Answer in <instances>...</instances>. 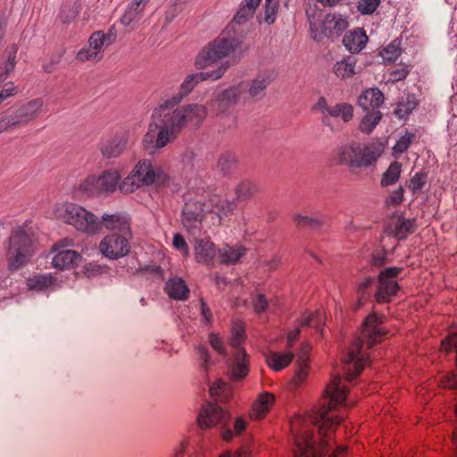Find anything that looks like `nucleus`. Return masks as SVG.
Returning a JSON list of instances; mask_svg holds the SVG:
<instances>
[{"label":"nucleus","instance_id":"1","mask_svg":"<svg viewBox=\"0 0 457 457\" xmlns=\"http://www.w3.org/2000/svg\"><path fill=\"white\" fill-rule=\"evenodd\" d=\"M228 62H222L216 70L198 72L186 77L177 94L163 98L154 108L143 145L149 154H155L175 141L186 128H198L207 115V109L199 104L179 106L201 81L220 79L229 68Z\"/></svg>","mask_w":457,"mask_h":457},{"label":"nucleus","instance_id":"2","mask_svg":"<svg viewBox=\"0 0 457 457\" xmlns=\"http://www.w3.org/2000/svg\"><path fill=\"white\" fill-rule=\"evenodd\" d=\"M348 387L339 376L332 378L327 386L318 411V417L295 416L291 420L295 457H337L346 452L345 446L333 450V435L344 419L338 413L347 405Z\"/></svg>","mask_w":457,"mask_h":457},{"label":"nucleus","instance_id":"3","mask_svg":"<svg viewBox=\"0 0 457 457\" xmlns=\"http://www.w3.org/2000/svg\"><path fill=\"white\" fill-rule=\"evenodd\" d=\"M385 321L383 315L370 314L363 322L360 335L353 340L344 357L345 379L353 381L369 361L366 350L382 341L386 331L381 327Z\"/></svg>","mask_w":457,"mask_h":457},{"label":"nucleus","instance_id":"4","mask_svg":"<svg viewBox=\"0 0 457 457\" xmlns=\"http://www.w3.org/2000/svg\"><path fill=\"white\" fill-rule=\"evenodd\" d=\"M273 79L271 71H263L253 80L241 81L222 91L211 102L210 106L215 109L217 113H221L237 103L259 99L263 96L266 87Z\"/></svg>","mask_w":457,"mask_h":457},{"label":"nucleus","instance_id":"5","mask_svg":"<svg viewBox=\"0 0 457 457\" xmlns=\"http://www.w3.org/2000/svg\"><path fill=\"white\" fill-rule=\"evenodd\" d=\"M37 249L32 228L29 223L13 228L6 242V261L10 270L25 266Z\"/></svg>","mask_w":457,"mask_h":457},{"label":"nucleus","instance_id":"6","mask_svg":"<svg viewBox=\"0 0 457 457\" xmlns=\"http://www.w3.org/2000/svg\"><path fill=\"white\" fill-rule=\"evenodd\" d=\"M232 206L231 203L219 195H212L208 201L204 196L195 201L187 197L183 210V226L188 232L195 233L201 228L202 220L206 212H214L221 218L231 212Z\"/></svg>","mask_w":457,"mask_h":457},{"label":"nucleus","instance_id":"7","mask_svg":"<svg viewBox=\"0 0 457 457\" xmlns=\"http://www.w3.org/2000/svg\"><path fill=\"white\" fill-rule=\"evenodd\" d=\"M227 28L218 37L207 44L197 54L195 65L204 70L219 61L233 56L242 46V39L230 34Z\"/></svg>","mask_w":457,"mask_h":457},{"label":"nucleus","instance_id":"8","mask_svg":"<svg viewBox=\"0 0 457 457\" xmlns=\"http://www.w3.org/2000/svg\"><path fill=\"white\" fill-rule=\"evenodd\" d=\"M54 215L79 232L89 236L100 233V219L79 204L69 202L57 204L54 208Z\"/></svg>","mask_w":457,"mask_h":457},{"label":"nucleus","instance_id":"9","mask_svg":"<svg viewBox=\"0 0 457 457\" xmlns=\"http://www.w3.org/2000/svg\"><path fill=\"white\" fill-rule=\"evenodd\" d=\"M168 181L169 176L160 166H154L150 160L144 159L138 161L130 173L120 182V190L129 194L144 186H163Z\"/></svg>","mask_w":457,"mask_h":457},{"label":"nucleus","instance_id":"10","mask_svg":"<svg viewBox=\"0 0 457 457\" xmlns=\"http://www.w3.org/2000/svg\"><path fill=\"white\" fill-rule=\"evenodd\" d=\"M384 146L381 143L356 144L344 146L337 151L340 162L353 168L368 167L374 164L382 154Z\"/></svg>","mask_w":457,"mask_h":457},{"label":"nucleus","instance_id":"11","mask_svg":"<svg viewBox=\"0 0 457 457\" xmlns=\"http://www.w3.org/2000/svg\"><path fill=\"white\" fill-rule=\"evenodd\" d=\"M245 339V324L234 320L231 326L230 345L235 348L230 365V376L234 381L244 379L249 373V355L240 347Z\"/></svg>","mask_w":457,"mask_h":457},{"label":"nucleus","instance_id":"12","mask_svg":"<svg viewBox=\"0 0 457 457\" xmlns=\"http://www.w3.org/2000/svg\"><path fill=\"white\" fill-rule=\"evenodd\" d=\"M132 232H112L103 237L99 243V250L105 257L117 260L129 254Z\"/></svg>","mask_w":457,"mask_h":457},{"label":"nucleus","instance_id":"13","mask_svg":"<svg viewBox=\"0 0 457 457\" xmlns=\"http://www.w3.org/2000/svg\"><path fill=\"white\" fill-rule=\"evenodd\" d=\"M403 268L390 267L380 271L378 284L375 293L376 301L379 303H388L399 290L397 278L402 273Z\"/></svg>","mask_w":457,"mask_h":457},{"label":"nucleus","instance_id":"14","mask_svg":"<svg viewBox=\"0 0 457 457\" xmlns=\"http://www.w3.org/2000/svg\"><path fill=\"white\" fill-rule=\"evenodd\" d=\"M313 110L321 113L322 123L329 127H332L331 118H340L345 123H347L353 117V108L350 104L339 103L330 106L325 97L319 98Z\"/></svg>","mask_w":457,"mask_h":457},{"label":"nucleus","instance_id":"15","mask_svg":"<svg viewBox=\"0 0 457 457\" xmlns=\"http://www.w3.org/2000/svg\"><path fill=\"white\" fill-rule=\"evenodd\" d=\"M71 245V241L69 239L62 240L54 245L53 250L57 253L53 258L52 264L55 269L70 270L80 263L82 255L77 251L67 249Z\"/></svg>","mask_w":457,"mask_h":457},{"label":"nucleus","instance_id":"16","mask_svg":"<svg viewBox=\"0 0 457 457\" xmlns=\"http://www.w3.org/2000/svg\"><path fill=\"white\" fill-rule=\"evenodd\" d=\"M129 133L127 130H117L111 137L104 139L100 144V152L106 159L120 156L127 149Z\"/></svg>","mask_w":457,"mask_h":457},{"label":"nucleus","instance_id":"17","mask_svg":"<svg viewBox=\"0 0 457 457\" xmlns=\"http://www.w3.org/2000/svg\"><path fill=\"white\" fill-rule=\"evenodd\" d=\"M348 21L339 13H328L321 23V32L315 34L314 38L320 40L322 36L328 38H337L347 29Z\"/></svg>","mask_w":457,"mask_h":457},{"label":"nucleus","instance_id":"18","mask_svg":"<svg viewBox=\"0 0 457 457\" xmlns=\"http://www.w3.org/2000/svg\"><path fill=\"white\" fill-rule=\"evenodd\" d=\"M228 418V413L219 405L207 403L203 405L197 417L201 428H209L223 423Z\"/></svg>","mask_w":457,"mask_h":457},{"label":"nucleus","instance_id":"19","mask_svg":"<svg viewBox=\"0 0 457 457\" xmlns=\"http://www.w3.org/2000/svg\"><path fill=\"white\" fill-rule=\"evenodd\" d=\"M194 255L196 262L214 267L217 262L218 249L210 238L196 239L194 245Z\"/></svg>","mask_w":457,"mask_h":457},{"label":"nucleus","instance_id":"20","mask_svg":"<svg viewBox=\"0 0 457 457\" xmlns=\"http://www.w3.org/2000/svg\"><path fill=\"white\" fill-rule=\"evenodd\" d=\"M44 101L41 98L33 99L21 106L12 118V125L28 123L37 119L43 112Z\"/></svg>","mask_w":457,"mask_h":457},{"label":"nucleus","instance_id":"21","mask_svg":"<svg viewBox=\"0 0 457 457\" xmlns=\"http://www.w3.org/2000/svg\"><path fill=\"white\" fill-rule=\"evenodd\" d=\"M100 219V232L103 228L115 233H129L131 231L129 218L123 213L104 214Z\"/></svg>","mask_w":457,"mask_h":457},{"label":"nucleus","instance_id":"22","mask_svg":"<svg viewBox=\"0 0 457 457\" xmlns=\"http://www.w3.org/2000/svg\"><path fill=\"white\" fill-rule=\"evenodd\" d=\"M415 229V220L405 219L401 216L392 219L386 227V232L388 235L398 240L405 239L409 235L412 234Z\"/></svg>","mask_w":457,"mask_h":457},{"label":"nucleus","instance_id":"23","mask_svg":"<svg viewBox=\"0 0 457 457\" xmlns=\"http://www.w3.org/2000/svg\"><path fill=\"white\" fill-rule=\"evenodd\" d=\"M247 249L240 245L222 244L218 249L217 262L227 265H234L246 254Z\"/></svg>","mask_w":457,"mask_h":457},{"label":"nucleus","instance_id":"24","mask_svg":"<svg viewBox=\"0 0 457 457\" xmlns=\"http://www.w3.org/2000/svg\"><path fill=\"white\" fill-rule=\"evenodd\" d=\"M121 175L119 170L110 168L104 170L100 175H96V179L101 195H110L120 188Z\"/></svg>","mask_w":457,"mask_h":457},{"label":"nucleus","instance_id":"25","mask_svg":"<svg viewBox=\"0 0 457 457\" xmlns=\"http://www.w3.org/2000/svg\"><path fill=\"white\" fill-rule=\"evenodd\" d=\"M275 403V395L269 392L262 393L249 411V417L253 420H262L270 411Z\"/></svg>","mask_w":457,"mask_h":457},{"label":"nucleus","instance_id":"26","mask_svg":"<svg viewBox=\"0 0 457 457\" xmlns=\"http://www.w3.org/2000/svg\"><path fill=\"white\" fill-rule=\"evenodd\" d=\"M73 194L78 198L98 197L101 195L96 174H89L82 179L75 187Z\"/></svg>","mask_w":457,"mask_h":457},{"label":"nucleus","instance_id":"27","mask_svg":"<svg viewBox=\"0 0 457 457\" xmlns=\"http://www.w3.org/2000/svg\"><path fill=\"white\" fill-rule=\"evenodd\" d=\"M148 2L149 0H131L120 18V24L128 27L138 21L143 17Z\"/></svg>","mask_w":457,"mask_h":457},{"label":"nucleus","instance_id":"28","mask_svg":"<svg viewBox=\"0 0 457 457\" xmlns=\"http://www.w3.org/2000/svg\"><path fill=\"white\" fill-rule=\"evenodd\" d=\"M367 41L366 32L361 28L350 30L343 38L345 46L353 54L361 52L365 47Z\"/></svg>","mask_w":457,"mask_h":457},{"label":"nucleus","instance_id":"29","mask_svg":"<svg viewBox=\"0 0 457 457\" xmlns=\"http://www.w3.org/2000/svg\"><path fill=\"white\" fill-rule=\"evenodd\" d=\"M384 103V95L378 88L365 90L359 97L360 106L365 110H378Z\"/></svg>","mask_w":457,"mask_h":457},{"label":"nucleus","instance_id":"30","mask_svg":"<svg viewBox=\"0 0 457 457\" xmlns=\"http://www.w3.org/2000/svg\"><path fill=\"white\" fill-rule=\"evenodd\" d=\"M356 63L355 57L346 56L334 64L333 72L341 79H351L357 73Z\"/></svg>","mask_w":457,"mask_h":457},{"label":"nucleus","instance_id":"31","mask_svg":"<svg viewBox=\"0 0 457 457\" xmlns=\"http://www.w3.org/2000/svg\"><path fill=\"white\" fill-rule=\"evenodd\" d=\"M18 46L12 45L6 47L4 53V61L0 62V81L5 80L15 68V58Z\"/></svg>","mask_w":457,"mask_h":457},{"label":"nucleus","instance_id":"32","mask_svg":"<svg viewBox=\"0 0 457 457\" xmlns=\"http://www.w3.org/2000/svg\"><path fill=\"white\" fill-rule=\"evenodd\" d=\"M165 291L170 297L176 300H186L189 295V288L180 278H170L165 287Z\"/></svg>","mask_w":457,"mask_h":457},{"label":"nucleus","instance_id":"33","mask_svg":"<svg viewBox=\"0 0 457 457\" xmlns=\"http://www.w3.org/2000/svg\"><path fill=\"white\" fill-rule=\"evenodd\" d=\"M27 285L30 290L35 291H43L58 287L57 279L51 274L34 276L28 279Z\"/></svg>","mask_w":457,"mask_h":457},{"label":"nucleus","instance_id":"34","mask_svg":"<svg viewBox=\"0 0 457 457\" xmlns=\"http://www.w3.org/2000/svg\"><path fill=\"white\" fill-rule=\"evenodd\" d=\"M294 354L290 352H271L266 356V362L272 370L278 371L287 367L291 363Z\"/></svg>","mask_w":457,"mask_h":457},{"label":"nucleus","instance_id":"35","mask_svg":"<svg viewBox=\"0 0 457 457\" xmlns=\"http://www.w3.org/2000/svg\"><path fill=\"white\" fill-rule=\"evenodd\" d=\"M299 320L302 326L312 328L317 333H321L325 324V314L321 311L304 312Z\"/></svg>","mask_w":457,"mask_h":457},{"label":"nucleus","instance_id":"36","mask_svg":"<svg viewBox=\"0 0 457 457\" xmlns=\"http://www.w3.org/2000/svg\"><path fill=\"white\" fill-rule=\"evenodd\" d=\"M81 10V3L76 0L72 3L62 4L60 12V19L63 23H70L74 21Z\"/></svg>","mask_w":457,"mask_h":457},{"label":"nucleus","instance_id":"37","mask_svg":"<svg viewBox=\"0 0 457 457\" xmlns=\"http://www.w3.org/2000/svg\"><path fill=\"white\" fill-rule=\"evenodd\" d=\"M111 43L112 35L104 33L102 30L95 31L88 39V45L100 54H102L104 45H110Z\"/></svg>","mask_w":457,"mask_h":457},{"label":"nucleus","instance_id":"38","mask_svg":"<svg viewBox=\"0 0 457 457\" xmlns=\"http://www.w3.org/2000/svg\"><path fill=\"white\" fill-rule=\"evenodd\" d=\"M401 172L402 164L398 162H392L382 176L381 186L388 187L394 185L399 179Z\"/></svg>","mask_w":457,"mask_h":457},{"label":"nucleus","instance_id":"39","mask_svg":"<svg viewBox=\"0 0 457 457\" xmlns=\"http://www.w3.org/2000/svg\"><path fill=\"white\" fill-rule=\"evenodd\" d=\"M382 118V114L378 110H373L368 112L360 123V130L366 134H370L378 125Z\"/></svg>","mask_w":457,"mask_h":457},{"label":"nucleus","instance_id":"40","mask_svg":"<svg viewBox=\"0 0 457 457\" xmlns=\"http://www.w3.org/2000/svg\"><path fill=\"white\" fill-rule=\"evenodd\" d=\"M309 374V363L298 362V368L289 383L291 389H296L302 383L305 381Z\"/></svg>","mask_w":457,"mask_h":457},{"label":"nucleus","instance_id":"41","mask_svg":"<svg viewBox=\"0 0 457 457\" xmlns=\"http://www.w3.org/2000/svg\"><path fill=\"white\" fill-rule=\"evenodd\" d=\"M237 158L233 154H223L220 156L217 166L224 173H229L237 167Z\"/></svg>","mask_w":457,"mask_h":457},{"label":"nucleus","instance_id":"42","mask_svg":"<svg viewBox=\"0 0 457 457\" xmlns=\"http://www.w3.org/2000/svg\"><path fill=\"white\" fill-rule=\"evenodd\" d=\"M103 57V54L97 53L92 46L88 45L87 47L82 48L77 54L76 59L80 62H97Z\"/></svg>","mask_w":457,"mask_h":457},{"label":"nucleus","instance_id":"43","mask_svg":"<svg viewBox=\"0 0 457 457\" xmlns=\"http://www.w3.org/2000/svg\"><path fill=\"white\" fill-rule=\"evenodd\" d=\"M257 191V187L253 182L243 181L236 189L237 196L239 200H245L250 198Z\"/></svg>","mask_w":457,"mask_h":457},{"label":"nucleus","instance_id":"44","mask_svg":"<svg viewBox=\"0 0 457 457\" xmlns=\"http://www.w3.org/2000/svg\"><path fill=\"white\" fill-rule=\"evenodd\" d=\"M401 48L399 43L393 41L381 52V56L385 62H394L401 55Z\"/></svg>","mask_w":457,"mask_h":457},{"label":"nucleus","instance_id":"45","mask_svg":"<svg viewBox=\"0 0 457 457\" xmlns=\"http://www.w3.org/2000/svg\"><path fill=\"white\" fill-rule=\"evenodd\" d=\"M253 12L250 11V9H246L245 7L242 6L240 4L239 9L237 12L236 13L230 26L228 27L230 30H235V25L243 24L245 21H247L249 19H251L253 16Z\"/></svg>","mask_w":457,"mask_h":457},{"label":"nucleus","instance_id":"46","mask_svg":"<svg viewBox=\"0 0 457 457\" xmlns=\"http://www.w3.org/2000/svg\"><path fill=\"white\" fill-rule=\"evenodd\" d=\"M295 222L299 228H317L321 224V221L319 219L303 215H296L295 217Z\"/></svg>","mask_w":457,"mask_h":457},{"label":"nucleus","instance_id":"47","mask_svg":"<svg viewBox=\"0 0 457 457\" xmlns=\"http://www.w3.org/2000/svg\"><path fill=\"white\" fill-rule=\"evenodd\" d=\"M265 21L269 24H271L275 21L279 6V0H265Z\"/></svg>","mask_w":457,"mask_h":457},{"label":"nucleus","instance_id":"48","mask_svg":"<svg viewBox=\"0 0 457 457\" xmlns=\"http://www.w3.org/2000/svg\"><path fill=\"white\" fill-rule=\"evenodd\" d=\"M380 4V0H359L358 11L362 14L373 13Z\"/></svg>","mask_w":457,"mask_h":457},{"label":"nucleus","instance_id":"49","mask_svg":"<svg viewBox=\"0 0 457 457\" xmlns=\"http://www.w3.org/2000/svg\"><path fill=\"white\" fill-rule=\"evenodd\" d=\"M427 177L422 172H417L410 180L409 188L417 194L426 184Z\"/></svg>","mask_w":457,"mask_h":457},{"label":"nucleus","instance_id":"50","mask_svg":"<svg viewBox=\"0 0 457 457\" xmlns=\"http://www.w3.org/2000/svg\"><path fill=\"white\" fill-rule=\"evenodd\" d=\"M410 71L406 65H400L389 73V81L395 83L404 79L409 74Z\"/></svg>","mask_w":457,"mask_h":457},{"label":"nucleus","instance_id":"51","mask_svg":"<svg viewBox=\"0 0 457 457\" xmlns=\"http://www.w3.org/2000/svg\"><path fill=\"white\" fill-rule=\"evenodd\" d=\"M252 303L254 312L261 313L266 310L268 302L264 295L256 293L252 295Z\"/></svg>","mask_w":457,"mask_h":457},{"label":"nucleus","instance_id":"52","mask_svg":"<svg viewBox=\"0 0 457 457\" xmlns=\"http://www.w3.org/2000/svg\"><path fill=\"white\" fill-rule=\"evenodd\" d=\"M209 343L218 353L222 355L227 353L223 340L218 334L211 333L209 335Z\"/></svg>","mask_w":457,"mask_h":457},{"label":"nucleus","instance_id":"53","mask_svg":"<svg viewBox=\"0 0 457 457\" xmlns=\"http://www.w3.org/2000/svg\"><path fill=\"white\" fill-rule=\"evenodd\" d=\"M412 138H413V135H411V134H407V135L402 137L396 142L395 145L393 148L395 154H403V152H405L409 148L410 145L411 144Z\"/></svg>","mask_w":457,"mask_h":457},{"label":"nucleus","instance_id":"54","mask_svg":"<svg viewBox=\"0 0 457 457\" xmlns=\"http://www.w3.org/2000/svg\"><path fill=\"white\" fill-rule=\"evenodd\" d=\"M172 245L174 248L181 252L184 257H187L189 255V249L187 244L182 235H174Z\"/></svg>","mask_w":457,"mask_h":457},{"label":"nucleus","instance_id":"55","mask_svg":"<svg viewBox=\"0 0 457 457\" xmlns=\"http://www.w3.org/2000/svg\"><path fill=\"white\" fill-rule=\"evenodd\" d=\"M304 328L301 325L300 320H297L295 325V328L287 333V346L292 347L294 343L298 339L302 328Z\"/></svg>","mask_w":457,"mask_h":457},{"label":"nucleus","instance_id":"56","mask_svg":"<svg viewBox=\"0 0 457 457\" xmlns=\"http://www.w3.org/2000/svg\"><path fill=\"white\" fill-rule=\"evenodd\" d=\"M403 201V188L400 187L395 190L389 197L386 200L387 206H397Z\"/></svg>","mask_w":457,"mask_h":457},{"label":"nucleus","instance_id":"57","mask_svg":"<svg viewBox=\"0 0 457 457\" xmlns=\"http://www.w3.org/2000/svg\"><path fill=\"white\" fill-rule=\"evenodd\" d=\"M373 284V279L371 278H365L362 281H361L357 287V293L359 295V303L362 304V301L365 299L367 289H369Z\"/></svg>","mask_w":457,"mask_h":457},{"label":"nucleus","instance_id":"58","mask_svg":"<svg viewBox=\"0 0 457 457\" xmlns=\"http://www.w3.org/2000/svg\"><path fill=\"white\" fill-rule=\"evenodd\" d=\"M227 389V384L219 379L215 381L210 387V394L212 397L221 398Z\"/></svg>","mask_w":457,"mask_h":457},{"label":"nucleus","instance_id":"59","mask_svg":"<svg viewBox=\"0 0 457 457\" xmlns=\"http://www.w3.org/2000/svg\"><path fill=\"white\" fill-rule=\"evenodd\" d=\"M197 355L199 360L201 361L202 366L207 370L208 367L211 365V360L209 357V352L206 346L200 345L196 348Z\"/></svg>","mask_w":457,"mask_h":457},{"label":"nucleus","instance_id":"60","mask_svg":"<svg viewBox=\"0 0 457 457\" xmlns=\"http://www.w3.org/2000/svg\"><path fill=\"white\" fill-rule=\"evenodd\" d=\"M312 346L309 343L304 342L301 345L300 351L298 353V362H308L309 354L311 353Z\"/></svg>","mask_w":457,"mask_h":457},{"label":"nucleus","instance_id":"61","mask_svg":"<svg viewBox=\"0 0 457 457\" xmlns=\"http://www.w3.org/2000/svg\"><path fill=\"white\" fill-rule=\"evenodd\" d=\"M246 428V421L242 417H238L234 422V431L237 435L241 434Z\"/></svg>","mask_w":457,"mask_h":457},{"label":"nucleus","instance_id":"62","mask_svg":"<svg viewBox=\"0 0 457 457\" xmlns=\"http://www.w3.org/2000/svg\"><path fill=\"white\" fill-rule=\"evenodd\" d=\"M260 3L261 0H243L240 4L254 13Z\"/></svg>","mask_w":457,"mask_h":457},{"label":"nucleus","instance_id":"63","mask_svg":"<svg viewBox=\"0 0 457 457\" xmlns=\"http://www.w3.org/2000/svg\"><path fill=\"white\" fill-rule=\"evenodd\" d=\"M442 386L445 388H454L457 386V378L456 376H451L445 378L442 380Z\"/></svg>","mask_w":457,"mask_h":457},{"label":"nucleus","instance_id":"64","mask_svg":"<svg viewBox=\"0 0 457 457\" xmlns=\"http://www.w3.org/2000/svg\"><path fill=\"white\" fill-rule=\"evenodd\" d=\"M220 457H250V453L245 449H240L234 455H231L230 453H224Z\"/></svg>","mask_w":457,"mask_h":457}]
</instances>
